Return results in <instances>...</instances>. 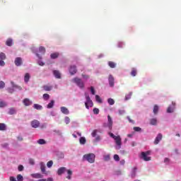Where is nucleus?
<instances>
[{
  "label": "nucleus",
  "mask_w": 181,
  "mask_h": 181,
  "mask_svg": "<svg viewBox=\"0 0 181 181\" xmlns=\"http://www.w3.org/2000/svg\"><path fill=\"white\" fill-rule=\"evenodd\" d=\"M8 92L10 93V94H12V93H13L15 91V90H13V88H8L7 89Z\"/></svg>",
  "instance_id": "603ef678"
},
{
  "label": "nucleus",
  "mask_w": 181,
  "mask_h": 181,
  "mask_svg": "<svg viewBox=\"0 0 181 181\" xmlns=\"http://www.w3.org/2000/svg\"><path fill=\"white\" fill-rule=\"evenodd\" d=\"M40 128L43 129V128H46V124H42L40 126Z\"/></svg>",
  "instance_id": "69168bd1"
},
{
  "label": "nucleus",
  "mask_w": 181,
  "mask_h": 181,
  "mask_svg": "<svg viewBox=\"0 0 181 181\" xmlns=\"http://www.w3.org/2000/svg\"><path fill=\"white\" fill-rule=\"evenodd\" d=\"M54 105V100H51L50 103L47 105V108H52Z\"/></svg>",
  "instance_id": "2f4dec72"
},
{
  "label": "nucleus",
  "mask_w": 181,
  "mask_h": 181,
  "mask_svg": "<svg viewBox=\"0 0 181 181\" xmlns=\"http://www.w3.org/2000/svg\"><path fill=\"white\" fill-rule=\"evenodd\" d=\"M109 135L111 138H113V139H115V138H117V136L114 135V134L112 133H110Z\"/></svg>",
  "instance_id": "bf43d9fd"
},
{
  "label": "nucleus",
  "mask_w": 181,
  "mask_h": 181,
  "mask_svg": "<svg viewBox=\"0 0 181 181\" xmlns=\"http://www.w3.org/2000/svg\"><path fill=\"white\" fill-rule=\"evenodd\" d=\"M93 113L95 114L96 115L100 114V110L98 108H97V107H95L93 109Z\"/></svg>",
  "instance_id": "79ce46f5"
},
{
  "label": "nucleus",
  "mask_w": 181,
  "mask_h": 181,
  "mask_svg": "<svg viewBox=\"0 0 181 181\" xmlns=\"http://www.w3.org/2000/svg\"><path fill=\"white\" fill-rule=\"evenodd\" d=\"M66 170V168L64 167H61L58 169L57 170V174L59 175V176H61V175H63V173H64V171Z\"/></svg>",
  "instance_id": "2eb2a0df"
},
{
  "label": "nucleus",
  "mask_w": 181,
  "mask_h": 181,
  "mask_svg": "<svg viewBox=\"0 0 181 181\" xmlns=\"http://www.w3.org/2000/svg\"><path fill=\"white\" fill-rule=\"evenodd\" d=\"M52 88H53V87H52V86H43V89L45 91H50V90H52Z\"/></svg>",
  "instance_id": "72a5a7b5"
},
{
  "label": "nucleus",
  "mask_w": 181,
  "mask_h": 181,
  "mask_svg": "<svg viewBox=\"0 0 181 181\" xmlns=\"http://www.w3.org/2000/svg\"><path fill=\"white\" fill-rule=\"evenodd\" d=\"M85 97L86 100L85 102V107L87 108V110H89L90 107H93L94 103H93V100H91L90 95H88L87 93L85 94Z\"/></svg>",
  "instance_id": "7ed1b4c3"
},
{
  "label": "nucleus",
  "mask_w": 181,
  "mask_h": 181,
  "mask_svg": "<svg viewBox=\"0 0 181 181\" xmlns=\"http://www.w3.org/2000/svg\"><path fill=\"white\" fill-rule=\"evenodd\" d=\"M29 163H30V165H35V160L30 158L29 160Z\"/></svg>",
  "instance_id": "5fc2aeb1"
},
{
  "label": "nucleus",
  "mask_w": 181,
  "mask_h": 181,
  "mask_svg": "<svg viewBox=\"0 0 181 181\" xmlns=\"http://www.w3.org/2000/svg\"><path fill=\"white\" fill-rule=\"evenodd\" d=\"M0 107H6V103H5L4 101H0Z\"/></svg>",
  "instance_id": "3c124183"
},
{
  "label": "nucleus",
  "mask_w": 181,
  "mask_h": 181,
  "mask_svg": "<svg viewBox=\"0 0 181 181\" xmlns=\"http://www.w3.org/2000/svg\"><path fill=\"white\" fill-rule=\"evenodd\" d=\"M83 160H87L89 163H94L95 162V154L91 153L83 155Z\"/></svg>",
  "instance_id": "f257e3e1"
},
{
  "label": "nucleus",
  "mask_w": 181,
  "mask_h": 181,
  "mask_svg": "<svg viewBox=\"0 0 181 181\" xmlns=\"http://www.w3.org/2000/svg\"><path fill=\"white\" fill-rule=\"evenodd\" d=\"M42 98H43V100H45V101H47V100H49V98H50V95H49V94H47V93H45V94L42 95Z\"/></svg>",
  "instance_id": "a878e982"
},
{
  "label": "nucleus",
  "mask_w": 181,
  "mask_h": 181,
  "mask_svg": "<svg viewBox=\"0 0 181 181\" xmlns=\"http://www.w3.org/2000/svg\"><path fill=\"white\" fill-rule=\"evenodd\" d=\"M12 43H13V40L11 38H8L6 41V46L11 47V46H12Z\"/></svg>",
  "instance_id": "412c9836"
},
{
  "label": "nucleus",
  "mask_w": 181,
  "mask_h": 181,
  "mask_svg": "<svg viewBox=\"0 0 181 181\" xmlns=\"http://www.w3.org/2000/svg\"><path fill=\"white\" fill-rule=\"evenodd\" d=\"M82 77L86 79L90 78V76H88V75H82Z\"/></svg>",
  "instance_id": "680f3d73"
},
{
  "label": "nucleus",
  "mask_w": 181,
  "mask_h": 181,
  "mask_svg": "<svg viewBox=\"0 0 181 181\" xmlns=\"http://www.w3.org/2000/svg\"><path fill=\"white\" fill-rule=\"evenodd\" d=\"M39 52L40 53L45 54V53H46V48H45V47H40Z\"/></svg>",
  "instance_id": "7c9ffc66"
},
{
  "label": "nucleus",
  "mask_w": 181,
  "mask_h": 181,
  "mask_svg": "<svg viewBox=\"0 0 181 181\" xmlns=\"http://www.w3.org/2000/svg\"><path fill=\"white\" fill-rule=\"evenodd\" d=\"M107 103L110 105H114V104H115V101L112 98L107 99Z\"/></svg>",
  "instance_id": "f704fd0d"
},
{
  "label": "nucleus",
  "mask_w": 181,
  "mask_h": 181,
  "mask_svg": "<svg viewBox=\"0 0 181 181\" xmlns=\"http://www.w3.org/2000/svg\"><path fill=\"white\" fill-rule=\"evenodd\" d=\"M37 144H39V145H45L46 144V141L43 139H40L37 141Z\"/></svg>",
  "instance_id": "cd10ccee"
},
{
  "label": "nucleus",
  "mask_w": 181,
  "mask_h": 181,
  "mask_svg": "<svg viewBox=\"0 0 181 181\" xmlns=\"http://www.w3.org/2000/svg\"><path fill=\"white\" fill-rule=\"evenodd\" d=\"M40 165L41 172H42V173H46V166L45 165V163L41 162V163H40Z\"/></svg>",
  "instance_id": "a211bd4d"
},
{
  "label": "nucleus",
  "mask_w": 181,
  "mask_h": 181,
  "mask_svg": "<svg viewBox=\"0 0 181 181\" xmlns=\"http://www.w3.org/2000/svg\"><path fill=\"white\" fill-rule=\"evenodd\" d=\"M113 158H114V160H116V162H119V156H118V154H115Z\"/></svg>",
  "instance_id": "a19ab883"
},
{
  "label": "nucleus",
  "mask_w": 181,
  "mask_h": 181,
  "mask_svg": "<svg viewBox=\"0 0 181 181\" xmlns=\"http://www.w3.org/2000/svg\"><path fill=\"white\" fill-rule=\"evenodd\" d=\"M127 119H129V122H134V120L131 119L129 117H127Z\"/></svg>",
  "instance_id": "0e129e2a"
},
{
  "label": "nucleus",
  "mask_w": 181,
  "mask_h": 181,
  "mask_svg": "<svg viewBox=\"0 0 181 181\" xmlns=\"http://www.w3.org/2000/svg\"><path fill=\"white\" fill-rule=\"evenodd\" d=\"M151 151H147L146 152H141L140 155V158L144 160L145 162H149L151 160V158L149 156L151 155Z\"/></svg>",
  "instance_id": "f03ea898"
},
{
  "label": "nucleus",
  "mask_w": 181,
  "mask_h": 181,
  "mask_svg": "<svg viewBox=\"0 0 181 181\" xmlns=\"http://www.w3.org/2000/svg\"><path fill=\"white\" fill-rule=\"evenodd\" d=\"M104 127L109 129H112V118L111 116L107 115V124H104Z\"/></svg>",
  "instance_id": "39448f33"
},
{
  "label": "nucleus",
  "mask_w": 181,
  "mask_h": 181,
  "mask_svg": "<svg viewBox=\"0 0 181 181\" xmlns=\"http://www.w3.org/2000/svg\"><path fill=\"white\" fill-rule=\"evenodd\" d=\"M108 81H109V86L110 87H114L115 84V79L114 78V76L112 75H110L108 78Z\"/></svg>",
  "instance_id": "6e6552de"
},
{
  "label": "nucleus",
  "mask_w": 181,
  "mask_h": 181,
  "mask_svg": "<svg viewBox=\"0 0 181 181\" xmlns=\"http://www.w3.org/2000/svg\"><path fill=\"white\" fill-rule=\"evenodd\" d=\"M31 176H32L34 179H42V177H43V175H42V174H40V173H34V174H31Z\"/></svg>",
  "instance_id": "4468645a"
},
{
  "label": "nucleus",
  "mask_w": 181,
  "mask_h": 181,
  "mask_svg": "<svg viewBox=\"0 0 181 181\" xmlns=\"http://www.w3.org/2000/svg\"><path fill=\"white\" fill-rule=\"evenodd\" d=\"M131 76H132V77H135V76H136V69H135V68L132 69Z\"/></svg>",
  "instance_id": "4c0bfd02"
},
{
  "label": "nucleus",
  "mask_w": 181,
  "mask_h": 181,
  "mask_svg": "<svg viewBox=\"0 0 181 181\" xmlns=\"http://www.w3.org/2000/svg\"><path fill=\"white\" fill-rule=\"evenodd\" d=\"M38 64H39V66H45V63H43L42 62H39Z\"/></svg>",
  "instance_id": "e2e57ef3"
},
{
  "label": "nucleus",
  "mask_w": 181,
  "mask_h": 181,
  "mask_svg": "<svg viewBox=\"0 0 181 181\" xmlns=\"http://www.w3.org/2000/svg\"><path fill=\"white\" fill-rule=\"evenodd\" d=\"M90 93L93 95H95V90H94V87H90Z\"/></svg>",
  "instance_id": "09e8293b"
},
{
  "label": "nucleus",
  "mask_w": 181,
  "mask_h": 181,
  "mask_svg": "<svg viewBox=\"0 0 181 181\" xmlns=\"http://www.w3.org/2000/svg\"><path fill=\"white\" fill-rule=\"evenodd\" d=\"M61 112L62 114H65V115H69V114H70L69 109H67L66 107H61Z\"/></svg>",
  "instance_id": "ddd939ff"
},
{
  "label": "nucleus",
  "mask_w": 181,
  "mask_h": 181,
  "mask_svg": "<svg viewBox=\"0 0 181 181\" xmlns=\"http://www.w3.org/2000/svg\"><path fill=\"white\" fill-rule=\"evenodd\" d=\"M169 162H170V159H169L168 158H165L164 159V163H169Z\"/></svg>",
  "instance_id": "6e6d98bb"
},
{
  "label": "nucleus",
  "mask_w": 181,
  "mask_h": 181,
  "mask_svg": "<svg viewBox=\"0 0 181 181\" xmlns=\"http://www.w3.org/2000/svg\"><path fill=\"white\" fill-rule=\"evenodd\" d=\"M162 138H163L162 134H160V133L158 134L154 141L155 145H158V144H159V142H160V141H162Z\"/></svg>",
  "instance_id": "1a4fd4ad"
},
{
  "label": "nucleus",
  "mask_w": 181,
  "mask_h": 181,
  "mask_svg": "<svg viewBox=\"0 0 181 181\" xmlns=\"http://www.w3.org/2000/svg\"><path fill=\"white\" fill-rule=\"evenodd\" d=\"M33 108H35V110H43V106L39 104H34Z\"/></svg>",
  "instance_id": "aec40b11"
},
{
  "label": "nucleus",
  "mask_w": 181,
  "mask_h": 181,
  "mask_svg": "<svg viewBox=\"0 0 181 181\" xmlns=\"http://www.w3.org/2000/svg\"><path fill=\"white\" fill-rule=\"evenodd\" d=\"M79 142L81 145H84L87 141L86 140V137H81L79 139Z\"/></svg>",
  "instance_id": "c85d7f7f"
},
{
  "label": "nucleus",
  "mask_w": 181,
  "mask_h": 181,
  "mask_svg": "<svg viewBox=\"0 0 181 181\" xmlns=\"http://www.w3.org/2000/svg\"><path fill=\"white\" fill-rule=\"evenodd\" d=\"M23 103L25 107H29V105H32V101L29 98H25L23 100Z\"/></svg>",
  "instance_id": "f8f14e48"
},
{
  "label": "nucleus",
  "mask_w": 181,
  "mask_h": 181,
  "mask_svg": "<svg viewBox=\"0 0 181 181\" xmlns=\"http://www.w3.org/2000/svg\"><path fill=\"white\" fill-rule=\"evenodd\" d=\"M0 66H5V62H4V59L0 60Z\"/></svg>",
  "instance_id": "13d9d810"
},
{
  "label": "nucleus",
  "mask_w": 181,
  "mask_h": 181,
  "mask_svg": "<svg viewBox=\"0 0 181 181\" xmlns=\"http://www.w3.org/2000/svg\"><path fill=\"white\" fill-rule=\"evenodd\" d=\"M47 181H53V178L49 177V178H47Z\"/></svg>",
  "instance_id": "338daca9"
},
{
  "label": "nucleus",
  "mask_w": 181,
  "mask_h": 181,
  "mask_svg": "<svg viewBox=\"0 0 181 181\" xmlns=\"http://www.w3.org/2000/svg\"><path fill=\"white\" fill-rule=\"evenodd\" d=\"M5 88V83L2 81H0V89Z\"/></svg>",
  "instance_id": "49530a36"
},
{
  "label": "nucleus",
  "mask_w": 181,
  "mask_h": 181,
  "mask_svg": "<svg viewBox=\"0 0 181 181\" xmlns=\"http://www.w3.org/2000/svg\"><path fill=\"white\" fill-rule=\"evenodd\" d=\"M110 159H111V158L110 157V155H106L104 156V160H105V162H108Z\"/></svg>",
  "instance_id": "c03bdc74"
},
{
  "label": "nucleus",
  "mask_w": 181,
  "mask_h": 181,
  "mask_svg": "<svg viewBox=\"0 0 181 181\" xmlns=\"http://www.w3.org/2000/svg\"><path fill=\"white\" fill-rule=\"evenodd\" d=\"M30 124L32 128H39V127H40V122L39 120L34 119L31 122Z\"/></svg>",
  "instance_id": "0eeeda50"
},
{
  "label": "nucleus",
  "mask_w": 181,
  "mask_h": 181,
  "mask_svg": "<svg viewBox=\"0 0 181 181\" xmlns=\"http://www.w3.org/2000/svg\"><path fill=\"white\" fill-rule=\"evenodd\" d=\"M59 54L58 52H54L51 54L50 57L51 59H57V57H59Z\"/></svg>",
  "instance_id": "393cba45"
},
{
  "label": "nucleus",
  "mask_w": 181,
  "mask_h": 181,
  "mask_svg": "<svg viewBox=\"0 0 181 181\" xmlns=\"http://www.w3.org/2000/svg\"><path fill=\"white\" fill-rule=\"evenodd\" d=\"M114 139L115 141L116 145H117V146H119V148H121V145H122L121 136H117Z\"/></svg>",
  "instance_id": "9d476101"
},
{
  "label": "nucleus",
  "mask_w": 181,
  "mask_h": 181,
  "mask_svg": "<svg viewBox=\"0 0 181 181\" xmlns=\"http://www.w3.org/2000/svg\"><path fill=\"white\" fill-rule=\"evenodd\" d=\"M167 112L168 113L173 112V107L169 106L167 109Z\"/></svg>",
  "instance_id": "de8ad7c7"
},
{
  "label": "nucleus",
  "mask_w": 181,
  "mask_h": 181,
  "mask_svg": "<svg viewBox=\"0 0 181 181\" xmlns=\"http://www.w3.org/2000/svg\"><path fill=\"white\" fill-rule=\"evenodd\" d=\"M64 121H65V124H66V125L68 124H70V117H66L65 119H64Z\"/></svg>",
  "instance_id": "37998d69"
},
{
  "label": "nucleus",
  "mask_w": 181,
  "mask_h": 181,
  "mask_svg": "<svg viewBox=\"0 0 181 181\" xmlns=\"http://www.w3.org/2000/svg\"><path fill=\"white\" fill-rule=\"evenodd\" d=\"M67 175L68 176H66V179H69V180H70L71 179V175H73V171H71V170H68Z\"/></svg>",
  "instance_id": "b1692460"
},
{
  "label": "nucleus",
  "mask_w": 181,
  "mask_h": 181,
  "mask_svg": "<svg viewBox=\"0 0 181 181\" xmlns=\"http://www.w3.org/2000/svg\"><path fill=\"white\" fill-rule=\"evenodd\" d=\"M17 180L18 181H23V176L22 175L19 174L17 175Z\"/></svg>",
  "instance_id": "58836bf2"
},
{
  "label": "nucleus",
  "mask_w": 181,
  "mask_h": 181,
  "mask_svg": "<svg viewBox=\"0 0 181 181\" xmlns=\"http://www.w3.org/2000/svg\"><path fill=\"white\" fill-rule=\"evenodd\" d=\"M47 168H52V166H53V160L48 161L47 163Z\"/></svg>",
  "instance_id": "ea45409f"
},
{
  "label": "nucleus",
  "mask_w": 181,
  "mask_h": 181,
  "mask_svg": "<svg viewBox=\"0 0 181 181\" xmlns=\"http://www.w3.org/2000/svg\"><path fill=\"white\" fill-rule=\"evenodd\" d=\"M72 81H74V83H76V86H78L79 88H84V82H83L81 79L78 78H74V79H72Z\"/></svg>",
  "instance_id": "20e7f679"
},
{
  "label": "nucleus",
  "mask_w": 181,
  "mask_h": 181,
  "mask_svg": "<svg viewBox=\"0 0 181 181\" xmlns=\"http://www.w3.org/2000/svg\"><path fill=\"white\" fill-rule=\"evenodd\" d=\"M69 73L71 76H74L77 73V66L76 65H72L69 68Z\"/></svg>",
  "instance_id": "423d86ee"
},
{
  "label": "nucleus",
  "mask_w": 181,
  "mask_h": 181,
  "mask_svg": "<svg viewBox=\"0 0 181 181\" xmlns=\"http://www.w3.org/2000/svg\"><path fill=\"white\" fill-rule=\"evenodd\" d=\"M91 135L93 138H95L97 136V130H93Z\"/></svg>",
  "instance_id": "8fccbe9b"
},
{
  "label": "nucleus",
  "mask_w": 181,
  "mask_h": 181,
  "mask_svg": "<svg viewBox=\"0 0 181 181\" xmlns=\"http://www.w3.org/2000/svg\"><path fill=\"white\" fill-rule=\"evenodd\" d=\"M14 63L16 64V66H19L22 65L23 61H22V58L21 57H16Z\"/></svg>",
  "instance_id": "9b49d317"
},
{
  "label": "nucleus",
  "mask_w": 181,
  "mask_h": 181,
  "mask_svg": "<svg viewBox=\"0 0 181 181\" xmlns=\"http://www.w3.org/2000/svg\"><path fill=\"white\" fill-rule=\"evenodd\" d=\"M6 129V125L4 123H0V131H5Z\"/></svg>",
  "instance_id": "473e14b6"
},
{
  "label": "nucleus",
  "mask_w": 181,
  "mask_h": 181,
  "mask_svg": "<svg viewBox=\"0 0 181 181\" xmlns=\"http://www.w3.org/2000/svg\"><path fill=\"white\" fill-rule=\"evenodd\" d=\"M9 180L10 181H18V180H16V178L13 176L10 177Z\"/></svg>",
  "instance_id": "4d7b16f0"
},
{
  "label": "nucleus",
  "mask_w": 181,
  "mask_h": 181,
  "mask_svg": "<svg viewBox=\"0 0 181 181\" xmlns=\"http://www.w3.org/2000/svg\"><path fill=\"white\" fill-rule=\"evenodd\" d=\"M18 169L19 172H22V170H23V169H24L23 165H18Z\"/></svg>",
  "instance_id": "864d4df0"
},
{
  "label": "nucleus",
  "mask_w": 181,
  "mask_h": 181,
  "mask_svg": "<svg viewBox=\"0 0 181 181\" xmlns=\"http://www.w3.org/2000/svg\"><path fill=\"white\" fill-rule=\"evenodd\" d=\"M29 80H30V74L29 73H26L24 76V81L25 83H29Z\"/></svg>",
  "instance_id": "dca6fc26"
},
{
  "label": "nucleus",
  "mask_w": 181,
  "mask_h": 181,
  "mask_svg": "<svg viewBox=\"0 0 181 181\" xmlns=\"http://www.w3.org/2000/svg\"><path fill=\"white\" fill-rule=\"evenodd\" d=\"M100 138L99 136H98L96 137V139H95L96 141H100Z\"/></svg>",
  "instance_id": "774afa93"
},
{
  "label": "nucleus",
  "mask_w": 181,
  "mask_h": 181,
  "mask_svg": "<svg viewBox=\"0 0 181 181\" xmlns=\"http://www.w3.org/2000/svg\"><path fill=\"white\" fill-rule=\"evenodd\" d=\"M54 76V77H56V78H62V74H60V72L57 70H55L53 71Z\"/></svg>",
  "instance_id": "f3484780"
},
{
  "label": "nucleus",
  "mask_w": 181,
  "mask_h": 181,
  "mask_svg": "<svg viewBox=\"0 0 181 181\" xmlns=\"http://www.w3.org/2000/svg\"><path fill=\"white\" fill-rule=\"evenodd\" d=\"M95 100L100 104H101L103 103V100H101V98H100V95H95Z\"/></svg>",
  "instance_id": "e433bc0d"
},
{
  "label": "nucleus",
  "mask_w": 181,
  "mask_h": 181,
  "mask_svg": "<svg viewBox=\"0 0 181 181\" xmlns=\"http://www.w3.org/2000/svg\"><path fill=\"white\" fill-rule=\"evenodd\" d=\"M108 66L111 69H115V67H117V64H115V62H108Z\"/></svg>",
  "instance_id": "4be33fe9"
},
{
  "label": "nucleus",
  "mask_w": 181,
  "mask_h": 181,
  "mask_svg": "<svg viewBox=\"0 0 181 181\" xmlns=\"http://www.w3.org/2000/svg\"><path fill=\"white\" fill-rule=\"evenodd\" d=\"M150 124L151 125H156V124H158V120L156 119V118L151 119Z\"/></svg>",
  "instance_id": "5701e85b"
},
{
  "label": "nucleus",
  "mask_w": 181,
  "mask_h": 181,
  "mask_svg": "<svg viewBox=\"0 0 181 181\" xmlns=\"http://www.w3.org/2000/svg\"><path fill=\"white\" fill-rule=\"evenodd\" d=\"M8 114L10 115H13V114H16V110H15V108L11 107L9 109Z\"/></svg>",
  "instance_id": "bb28decb"
},
{
  "label": "nucleus",
  "mask_w": 181,
  "mask_h": 181,
  "mask_svg": "<svg viewBox=\"0 0 181 181\" xmlns=\"http://www.w3.org/2000/svg\"><path fill=\"white\" fill-rule=\"evenodd\" d=\"M6 59V55L4 52L0 53V60H5Z\"/></svg>",
  "instance_id": "c9c22d12"
},
{
  "label": "nucleus",
  "mask_w": 181,
  "mask_h": 181,
  "mask_svg": "<svg viewBox=\"0 0 181 181\" xmlns=\"http://www.w3.org/2000/svg\"><path fill=\"white\" fill-rule=\"evenodd\" d=\"M132 95V93H129V95H126V100H129Z\"/></svg>",
  "instance_id": "052dcab7"
},
{
  "label": "nucleus",
  "mask_w": 181,
  "mask_h": 181,
  "mask_svg": "<svg viewBox=\"0 0 181 181\" xmlns=\"http://www.w3.org/2000/svg\"><path fill=\"white\" fill-rule=\"evenodd\" d=\"M134 131H135L136 132H140V131H141V129L139 127H134Z\"/></svg>",
  "instance_id": "a18cd8bd"
},
{
  "label": "nucleus",
  "mask_w": 181,
  "mask_h": 181,
  "mask_svg": "<svg viewBox=\"0 0 181 181\" xmlns=\"http://www.w3.org/2000/svg\"><path fill=\"white\" fill-rule=\"evenodd\" d=\"M159 111V107L158 106V105H155L153 107V114H158V112Z\"/></svg>",
  "instance_id": "c756f323"
},
{
  "label": "nucleus",
  "mask_w": 181,
  "mask_h": 181,
  "mask_svg": "<svg viewBox=\"0 0 181 181\" xmlns=\"http://www.w3.org/2000/svg\"><path fill=\"white\" fill-rule=\"evenodd\" d=\"M136 170H137V168L136 167H134L132 171V174H131V177L132 179H135L136 176Z\"/></svg>",
  "instance_id": "6ab92c4d"
}]
</instances>
